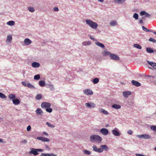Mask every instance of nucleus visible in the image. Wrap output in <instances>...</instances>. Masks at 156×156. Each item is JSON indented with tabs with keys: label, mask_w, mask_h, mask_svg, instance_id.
<instances>
[{
	"label": "nucleus",
	"mask_w": 156,
	"mask_h": 156,
	"mask_svg": "<svg viewBox=\"0 0 156 156\" xmlns=\"http://www.w3.org/2000/svg\"><path fill=\"white\" fill-rule=\"evenodd\" d=\"M85 105L89 108H94L95 107V105L93 103H87L85 104Z\"/></svg>",
	"instance_id": "8"
},
{
	"label": "nucleus",
	"mask_w": 156,
	"mask_h": 156,
	"mask_svg": "<svg viewBox=\"0 0 156 156\" xmlns=\"http://www.w3.org/2000/svg\"><path fill=\"white\" fill-rule=\"evenodd\" d=\"M22 84L25 87L27 86V84L25 82H22Z\"/></svg>",
	"instance_id": "49"
},
{
	"label": "nucleus",
	"mask_w": 156,
	"mask_h": 156,
	"mask_svg": "<svg viewBox=\"0 0 156 156\" xmlns=\"http://www.w3.org/2000/svg\"><path fill=\"white\" fill-rule=\"evenodd\" d=\"M40 75L39 74H37L34 76V79L35 80H37L40 79Z\"/></svg>",
	"instance_id": "40"
},
{
	"label": "nucleus",
	"mask_w": 156,
	"mask_h": 156,
	"mask_svg": "<svg viewBox=\"0 0 156 156\" xmlns=\"http://www.w3.org/2000/svg\"><path fill=\"white\" fill-rule=\"evenodd\" d=\"M142 28L143 30L144 31H146V32H152V30H149V29H147V28H146L144 26H143Z\"/></svg>",
	"instance_id": "31"
},
{
	"label": "nucleus",
	"mask_w": 156,
	"mask_h": 156,
	"mask_svg": "<svg viewBox=\"0 0 156 156\" xmlns=\"http://www.w3.org/2000/svg\"><path fill=\"white\" fill-rule=\"evenodd\" d=\"M30 149L31 150L29 152L30 154H33L34 155H36L38 154V153L37 152V149L31 148Z\"/></svg>",
	"instance_id": "6"
},
{
	"label": "nucleus",
	"mask_w": 156,
	"mask_h": 156,
	"mask_svg": "<svg viewBox=\"0 0 156 156\" xmlns=\"http://www.w3.org/2000/svg\"><path fill=\"white\" fill-rule=\"evenodd\" d=\"M131 83L133 85L136 87L140 86L141 85L140 83L134 80H133L131 81Z\"/></svg>",
	"instance_id": "13"
},
{
	"label": "nucleus",
	"mask_w": 156,
	"mask_h": 156,
	"mask_svg": "<svg viewBox=\"0 0 156 156\" xmlns=\"http://www.w3.org/2000/svg\"><path fill=\"white\" fill-rule=\"evenodd\" d=\"M13 103L16 105H19L20 104V100L17 98H15L12 100Z\"/></svg>",
	"instance_id": "16"
},
{
	"label": "nucleus",
	"mask_w": 156,
	"mask_h": 156,
	"mask_svg": "<svg viewBox=\"0 0 156 156\" xmlns=\"http://www.w3.org/2000/svg\"><path fill=\"white\" fill-rule=\"evenodd\" d=\"M110 25L112 26H115L117 24V22L115 20H113L110 23Z\"/></svg>",
	"instance_id": "25"
},
{
	"label": "nucleus",
	"mask_w": 156,
	"mask_h": 156,
	"mask_svg": "<svg viewBox=\"0 0 156 156\" xmlns=\"http://www.w3.org/2000/svg\"><path fill=\"white\" fill-rule=\"evenodd\" d=\"M152 32H153L155 34H156V32H152Z\"/></svg>",
	"instance_id": "61"
},
{
	"label": "nucleus",
	"mask_w": 156,
	"mask_h": 156,
	"mask_svg": "<svg viewBox=\"0 0 156 156\" xmlns=\"http://www.w3.org/2000/svg\"><path fill=\"white\" fill-rule=\"evenodd\" d=\"M39 85L41 87H44L45 86V83L44 81L41 80L39 82Z\"/></svg>",
	"instance_id": "22"
},
{
	"label": "nucleus",
	"mask_w": 156,
	"mask_h": 156,
	"mask_svg": "<svg viewBox=\"0 0 156 156\" xmlns=\"http://www.w3.org/2000/svg\"><path fill=\"white\" fill-rule=\"evenodd\" d=\"M50 86H51V87H53V85H51Z\"/></svg>",
	"instance_id": "63"
},
{
	"label": "nucleus",
	"mask_w": 156,
	"mask_h": 156,
	"mask_svg": "<svg viewBox=\"0 0 156 156\" xmlns=\"http://www.w3.org/2000/svg\"><path fill=\"white\" fill-rule=\"evenodd\" d=\"M127 133L131 135L132 133V132L131 130H129L128 131Z\"/></svg>",
	"instance_id": "52"
},
{
	"label": "nucleus",
	"mask_w": 156,
	"mask_h": 156,
	"mask_svg": "<svg viewBox=\"0 0 156 156\" xmlns=\"http://www.w3.org/2000/svg\"><path fill=\"white\" fill-rule=\"evenodd\" d=\"M31 129V127L30 126H29L27 128V131H30V130Z\"/></svg>",
	"instance_id": "48"
},
{
	"label": "nucleus",
	"mask_w": 156,
	"mask_h": 156,
	"mask_svg": "<svg viewBox=\"0 0 156 156\" xmlns=\"http://www.w3.org/2000/svg\"><path fill=\"white\" fill-rule=\"evenodd\" d=\"M146 51L149 53H152L154 52V50L150 48H146Z\"/></svg>",
	"instance_id": "24"
},
{
	"label": "nucleus",
	"mask_w": 156,
	"mask_h": 156,
	"mask_svg": "<svg viewBox=\"0 0 156 156\" xmlns=\"http://www.w3.org/2000/svg\"><path fill=\"white\" fill-rule=\"evenodd\" d=\"M41 107L42 108H48L50 107L51 106V104L47 102H43L41 104Z\"/></svg>",
	"instance_id": "4"
},
{
	"label": "nucleus",
	"mask_w": 156,
	"mask_h": 156,
	"mask_svg": "<svg viewBox=\"0 0 156 156\" xmlns=\"http://www.w3.org/2000/svg\"><path fill=\"white\" fill-rule=\"evenodd\" d=\"M31 43V41L29 38H26L24 41V43L27 45H29Z\"/></svg>",
	"instance_id": "17"
},
{
	"label": "nucleus",
	"mask_w": 156,
	"mask_h": 156,
	"mask_svg": "<svg viewBox=\"0 0 156 156\" xmlns=\"http://www.w3.org/2000/svg\"><path fill=\"white\" fill-rule=\"evenodd\" d=\"M90 139L91 141H96L100 143L102 140V138L99 136L96 135H91L90 137Z\"/></svg>",
	"instance_id": "1"
},
{
	"label": "nucleus",
	"mask_w": 156,
	"mask_h": 156,
	"mask_svg": "<svg viewBox=\"0 0 156 156\" xmlns=\"http://www.w3.org/2000/svg\"><path fill=\"white\" fill-rule=\"evenodd\" d=\"M84 93L86 95H91L93 93V91L90 90L85 89L83 90Z\"/></svg>",
	"instance_id": "12"
},
{
	"label": "nucleus",
	"mask_w": 156,
	"mask_h": 156,
	"mask_svg": "<svg viewBox=\"0 0 156 156\" xmlns=\"http://www.w3.org/2000/svg\"><path fill=\"white\" fill-rule=\"evenodd\" d=\"M96 45L97 46L100 47L102 48H104L105 47L104 45L102 43H100L99 42H97L95 43Z\"/></svg>",
	"instance_id": "27"
},
{
	"label": "nucleus",
	"mask_w": 156,
	"mask_h": 156,
	"mask_svg": "<svg viewBox=\"0 0 156 156\" xmlns=\"http://www.w3.org/2000/svg\"><path fill=\"white\" fill-rule=\"evenodd\" d=\"M0 98L2 99H4L6 98V97L4 94L0 92Z\"/></svg>",
	"instance_id": "36"
},
{
	"label": "nucleus",
	"mask_w": 156,
	"mask_h": 156,
	"mask_svg": "<svg viewBox=\"0 0 156 156\" xmlns=\"http://www.w3.org/2000/svg\"><path fill=\"white\" fill-rule=\"evenodd\" d=\"M27 87L29 88H35L34 87L33 85H32L31 83H28L27 84Z\"/></svg>",
	"instance_id": "39"
},
{
	"label": "nucleus",
	"mask_w": 156,
	"mask_h": 156,
	"mask_svg": "<svg viewBox=\"0 0 156 156\" xmlns=\"http://www.w3.org/2000/svg\"><path fill=\"white\" fill-rule=\"evenodd\" d=\"M139 23H143V21L142 20H139Z\"/></svg>",
	"instance_id": "58"
},
{
	"label": "nucleus",
	"mask_w": 156,
	"mask_h": 156,
	"mask_svg": "<svg viewBox=\"0 0 156 156\" xmlns=\"http://www.w3.org/2000/svg\"><path fill=\"white\" fill-rule=\"evenodd\" d=\"M133 17L136 19H138V15L136 13H135L134 14Z\"/></svg>",
	"instance_id": "44"
},
{
	"label": "nucleus",
	"mask_w": 156,
	"mask_h": 156,
	"mask_svg": "<svg viewBox=\"0 0 156 156\" xmlns=\"http://www.w3.org/2000/svg\"><path fill=\"white\" fill-rule=\"evenodd\" d=\"M145 16L148 18H149L151 17V15L148 13L146 12L145 15Z\"/></svg>",
	"instance_id": "47"
},
{
	"label": "nucleus",
	"mask_w": 156,
	"mask_h": 156,
	"mask_svg": "<svg viewBox=\"0 0 156 156\" xmlns=\"http://www.w3.org/2000/svg\"><path fill=\"white\" fill-rule=\"evenodd\" d=\"M37 139L43 142H48L50 141V140L48 138L41 136L37 137Z\"/></svg>",
	"instance_id": "11"
},
{
	"label": "nucleus",
	"mask_w": 156,
	"mask_h": 156,
	"mask_svg": "<svg viewBox=\"0 0 156 156\" xmlns=\"http://www.w3.org/2000/svg\"><path fill=\"white\" fill-rule=\"evenodd\" d=\"M100 111L101 112H102L105 115H108V112L105 110L104 109L102 108H101L100 109Z\"/></svg>",
	"instance_id": "29"
},
{
	"label": "nucleus",
	"mask_w": 156,
	"mask_h": 156,
	"mask_svg": "<svg viewBox=\"0 0 156 156\" xmlns=\"http://www.w3.org/2000/svg\"><path fill=\"white\" fill-rule=\"evenodd\" d=\"M147 62L154 69H156V63L155 62H150L149 61L147 60Z\"/></svg>",
	"instance_id": "15"
},
{
	"label": "nucleus",
	"mask_w": 156,
	"mask_h": 156,
	"mask_svg": "<svg viewBox=\"0 0 156 156\" xmlns=\"http://www.w3.org/2000/svg\"><path fill=\"white\" fill-rule=\"evenodd\" d=\"M143 154H136V155L137 156H142Z\"/></svg>",
	"instance_id": "56"
},
{
	"label": "nucleus",
	"mask_w": 156,
	"mask_h": 156,
	"mask_svg": "<svg viewBox=\"0 0 156 156\" xmlns=\"http://www.w3.org/2000/svg\"><path fill=\"white\" fill-rule=\"evenodd\" d=\"M112 107L116 109H119L121 108V106L117 104H114L112 105Z\"/></svg>",
	"instance_id": "21"
},
{
	"label": "nucleus",
	"mask_w": 156,
	"mask_h": 156,
	"mask_svg": "<svg viewBox=\"0 0 156 156\" xmlns=\"http://www.w3.org/2000/svg\"><path fill=\"white\" fill-rule=\"evenodd\" d=\"M150 128L151 130L156 132V126H150Z\"/></svg>",
	"instance_id": "32"
},
{
	"label": "nucleus",
	"mask_w": 156,
	"mask_h": 156,
	"mask_svg": "<svg viewBox=\"0 0 156 156\" xmlns=\"http://www.w3.org/2000/svg\"><path fill=\"white\" fill-rule=\"evenodd\" d=\"M90 39L94 40V38L92 36L90 35L89 37Z\"/></svg>",
	"instance_id": "54"
},
{
	"label": "nucleus",
	"mask_w": 156,
	"mask_h": 156,
	"mask_svg": "<svg viewBox=\"0 0 156 156\" xmlns=\"http://www.w3.org/2000/svg\"><path fill=\"white\" fill-rule=\"evenodd\" d=\"M54 10L55 11H58L59 10L58 9L57 7H55L54 8Z\"/></svg>",
	"instance_id": "50"
},
{
	"label": "nucleus",
	"mask_w": 156,
	"mask_h": 156,
	"mask_svg": "<svg viewBox=\"0 0 156 156\" xmlns=\"http://www.w3.org/2000/svg\"><path fill=\"white\" fill-rule=\"evenodd\" d=\"M118 129L117 128H115L114 130H112V133L115 136H119L120 135V133L118 131Z\"/></svg>",
	"instance_id": "7"
},
{
	"label": "nucleus",
	"mask_w": 156,
	"mask_h": 156,
	"mask_svg": "<svg viewBox=\"0 0 156 156\" xmlns=\"http://www.w3.org/2000/svg\"><path fill=\"white\" fill-rule=\"evenodd\" d=\"M131 94L130 91H124L123 92V95L125 98H127L128 96Z\"/></svg>",
	"instance_id": "14"
},
{
	"label": "nucleus",
	"mask_w": 156,
	"mask_h": 156,
	"mask_svg": "<svg viewBox=\"0 0 156 156\" xmlns=\"http://www.w3.org/2000/svg\"><path fill=\"white\" fill-rule=\"evenodd\" d=\"M101 147L103 150H104L105 151H107L108 150V147L106 145H102L101 146Z\"/></svg>",
	"instance_id": "23"
},
{
	"label": "nucleus",
	"mask_w": 156,
	"mask_h": 156,
	"mask_svg": "<svg viewBox=\"0 0 156 156\" xmlns=\"http://www.w3.org/2000/svg\"><path fill=\"white\" fill-rule=\"evenodd\" d=\"M149 41L152 42L154 43L156 42V40L154 39L152 37H150L149 39Z\"/></svg>",
	"instance_id": "42"
},
{
	"label": "nucleus",
	"mask_w": 156,
	"mask_h": 156,
	"mask_svg": "<svg viewBox=\"0 0 156 156\" xmlns=\"http://www.w3.org/2000/svg\"><path fill=\"white\" fill-rule=\"evenodd\" d=\"M15 22L13 21H10L7 22V23L8 25L10 26L13 25L15 24Z\"/></svg>",
	"instance_id": "30"
},
{
	"label": "nucleus",
	"mask_w": 156,
	"mask_h": 156,
	"mask_svg": "<svg viewBox=\"0 0 156 156\" xmlns=\"http://www.w3.org/2000/svg\"><path fill=\"white\" fill-rule=\"evenodd\" d=\"M37 152H41L43 151V150L42 149H37Z\"/></svg>",
	"instance_id": "53"
},
{
	"label": "nucleus",
	"mask_w": 156,
	"mask_h": 156,
	"mask_svg": "<svg viewBox=\"0 0 156 156\" xmlns=\"http://www.w3.org/2000/svg\"><path fill=\"white\" fill-rule=\"evenodd\" d=\"M83 152L84 153L86 154H87L89 155L90 154V151H89L87 150H84Z\"/></svg>",
	"instance_id": "41"
},
{
	"label": "nucleus",
	"mask_w": 156,
	"mask_h": 156,
	"mask_svg": "<svg viewBox=\"0 0 156 156\" xmlns=\"http://www.w3.org/2000/svg\"><path fill=\"white\" fill-rule=\"evenodd\" d=\"M42 96L41 94H37L36 97V98L38 100H40Z\"/></svg>",
	"instance_id": "35"
},
{
	"label": "nucleus",
	"mask_w": 156,
	"mask_h": 156,
	"mask_svg": "<svg viewBox=\"0 0 156 156\" xmlns=\"http://www.w3.org/2000/svg\"><path fill=\"white\" fill-rule=\"evenodd\" d=\"M99 81V80L98 78H94L93 80V83L94 84L98 83Z\"/></svg>",
	"instance_id": "33"
},
{
	"label": "nucleus",
	"mask_w": 156,
	"mask_h": 156,
	"mask_svg": "<svg viewBox=\"0 0 156 156\" xmlns=\"http://www.w3.org/2000/svg\"><path fill=\"white\" fill-rule=\"evenodd\" d=\"M93 148L94 151L100 153L102 152L103 151V150L101 148H98L95 145H94Z\"/></svg>",
	"instance_id": "10"
},
{
	"label": "nucleus",
	"mask_w": 156,
	"mask_h": 156,
	"mask_svg": "<svg viewBox=\"0 0 156 156\" xmlns=\"http://www.w3.org/2000/svg\"><path fill=\"white\" fill-rule=\"evenodd\" d=\"M87 24L89 25L91 28L94 29H96L97 28L98 24L90 20H86Z\"/></svg>",
	"instance_id": "3"
},
{
	"label": "nucleus",
	"mask_w": 156,
	"mask_h": 156,
	"mask_svg": "<svg viewBox=\"0 0 156 156\" xmlns=\"http://www.w3.org/2000/svg\"><path fill=\"white\" fill-rule=\"evenodd\" d=\"M41 155H43L44 156H54L55 155H54L53 154H45L42 153Z\"/></svg>",
	"instance_id": "26"
},
{
	"label": "nucleus",
	"mask_w": 156,
	"mask_h": 156,
	"mask_svg": "<svg viewBox=\"0 0 156 156\" xmlns=\"http://www.w3.org/2000/svg\"><path fill=\"white\" fill-rule=\"evenodd\" d=\"M137 136L140 138H144V139H149L150 138V136L149 135L147 134H142L141 135H137Z\"/></svg>",
	"instance_id": "9"
},
{
	"label": "nucleus",
	"mask_w": 156,
	"mask_h": 156,
	"mask_svg": "<svg viewBox=\"0 0 156 156\" xmlns=\"http://www.w3.org/2000/svg\"><path fill=\"white\" fill-rule=\"evenodd\" d=\"M45 147H46V148L47 149H50V148H49V147H48V146L47 145H45Z\"/></svg>",
	"instance_id": "55"
},
{
	"label": "nucleus",
	"mask_w": 156,
	"mask_h": 156,
	"mask_svg": "<svg viewBox=\"0 0 156 156\" xmlns=\"http://www.w3.org/2000/svg\"><path fill=\"white\" fill-rule=\"evenodd\" d=\"M43 134H44V135H47V136L48 135V134L46 132H43Z\"/></svg>",
	"instance_id": "57"
},
{
	"label": "nucleus",
	"mask_w": 156,
	"mask_h": 156,
	"mask_svg": "<svg viewBox=\"0 0 156 156\" xmlns=\"http://www.w3.org/2000/svg\"><path fill=\"white\" fill-rule=\"evenodd\" d=\"M46 124L48 126H49L50 127L53 128V127H55L54 126L51 125V123H50L49 122H47Z\"/></svg>",
	"instance_id": "45"
},
{
	"label": "nucleus",
	"mask_w": 156,
	"mask_h": 156,
	"mask_svg": "<svg viewBox=\"0 0 156 156\" xmlns=\"http://www.w3.org/2000/svg\"><path fill=\"white\" fill-rule=\"evenodd\" d=\"M0 142L2 143L3 142V140L0 138Z\"/></svg>",
	"instance_id": "60"
},
{
	"label": "nucleus",
	"mask_w": 156,
	"mask_h": 156,
	"mask_svg": "<svg viewBox=\"0 0 156 156\" xmlns=\"http://www.w3.org/2000/svg\"><path fill=\"white\" fill-rule=\"evenodd\" d=\"M146 12L144 11H143L141 12L140 14L141 16L143 15H145Z\"/></svg>",
	"instance_id": "46"
},
{
	"label": "nucleus",
	"mask_w": 156,
	"mask_h": 156,
	"mask_svg": "<svg viewBox=\"0 0 156 156\" xmlns=\"http://www.w3.org/2000/svg\"><path fill=\"white\" fill-rule=\"evenodd\" d=\"M99 2H104V0H98Z\"/></svg>",
	"instance_id": "59"
},
{
	"label": "nucleus",
	"mask_w": 156,
	"mask_h": 156,
	"mask_svg": "<svg viewBox=\"0 0 156 156\" xmlns=\"http://www.w3.org/2000/svg\"><path fill=\"white\" fill-rule=\"evenodd\" d=\"M154 149L156 151V147H155Z\"/></svg>",
	"instance_id": "62"
},
{
	"label": "nucleus",
	"mask_w": 156,
	"mask_h": 156,
	"mask_svg": "<svg viewBox=\"0 0 156 156\" xmlns=\"http://www.w3.org/2000/svg\"><path fill=\"white\" fill-rule=\"evenodd\" d=\"M133 46L134 47L139 49H141L142 48L141 46L138 44H133Z\"/></svg>",
	"instance_id": "28"
},
{
	"label": "nucleus",
	"mask_w": 156,
	"mask_h": 156,
	"mask_svg": "<svg viewBox=\"0 0 156 156\" xmlns=\"http://www.w3.org/2000/svg\"><path fill=\"white\" fill-rule=\"evenodd\" d=\"M12 39V36L11 35H9L7 36V39H6V41L7 42L8 41H10Z\"/></svg>",
	"instance_id": "38"
},
{
	"label": "nucleus",
	"mask_w": 156,
	"mask_h": 156,
	"mask_svg": "<svg viewBox=\"0 0 156 156\" xmlns=\"http://www.w3.org/2000/svg\"><path fill=\"white\" fill-rule=\"evenodd\" d=\"M115 2L118 3H123L125 0H114Z\"/></svg>",
	"instance_id": "34"
},
{
	"label": "nucleus",
	"mask_w": 156,
	"mask_h": 156,
	"mask_svg": "<svg viewBox=\"0 0 156 156\" xmlns=\"http://www.w3.org/2000/svg\"><path fill=\"white\" fill-rule=\"evenodd\" d=\"M32 66L36 68L40 66V64L38 62H34L32 63Z\"/></svg>",
	"instance_id": "18"
},
{
	"label": "nucleus",
	"mask_w": 156,
	"mask_h": 156,
	"mask_svg": "<svg viewBox=\"0 0 156 156\" xmlns=\"http://www.w3.org/2000/svg\"><path fill=\"white\" fill-rule=\"evenodd\" d=\"M100 132L104 135H106L108 133V130L105 128H103L101 129L100 130Z\"/></svg>",
	"instance_id": "5"
},
{
	"label": "nucleus",
	"mask_w": 156,
	"mask_h": 156,
	"mask_svg": "<svg viewBox=\"0 0 156 156\" xmlns=\"http://www.w3.org/2000/svg\"><path fill=\"white\" fill-rule=\"evenodd\" d=\"M36 112L37 115H41L43 113V112L41 108H37L36 111Z\"/></svg>",
	"instance_id": "20"
},
{
	"label": "nucleus",
	"mask_w": 156,
	"mask_h": 156,
	"mask_svg": "<svg viewBox=\"0 0 156 156\" xmlns=\"http://www.w3.org/2000/svg\"><path fill=\"white\" fill-rule=\"evenodd\" d=\"M46 111L47 112L51 113L52 112V110L51 108L48 107L46 108Z\"/></svg>",
	"instance_id": "43"
},
{
	"label": "nucleus",
	"mask_w": 156,
	"mask_h": 156,
	"mask_svg": "<svg viewBox=\"0 0 156 156\" xmlns=\"http://www.w3.org/2000/svg\"><path fill=\"white\" fill-rule=\"evenodd\" d=\"M103 55L105 56L109 55L111 59L115 60H119V57L116 55L111 54L108 51H105L103 52Z\"/></svg>",
	"instance_id": "2"
},
{
	"label": "nucleus",
	"mask_w": 156,
	"mask_h": 156,
	"mask_svg": "<svg viewBox=\"0 0 156 156\" xmlns=\"http://www.w3.org/2000/svg\"><path fill=\"white\" fill-rule=\"evenodd\" d=\"M27 140L25 139L23 140H22L21 142L22 143L26 144L27 143Z\"/></svg>",
	"instance_id": "51"
},
{
	"label": "nucleus",
	"mask_w": 156,
	"mask_h": 156,
	"mask_svg": "<svg viewBox=\"0 0 156 156\" xmlns=\"http://www.w3.org/2000/svg\"><path fill=\"white\" fill-rule=\"evenodd\" d=\"M28 10L31 12H33L34 11L35 9L33 7H30L28 8Z\"/></svg>",
	"instance_id": "37"
},
{
	"label": "nucleus",
	"mask_w": 156,
	"mask_h": 156,
	"mask_svg": "<svg viewBox=\"0 0 156 156\" xmlns=\"http://www.w3.org/2000/svg\"><path fill=\"white\" fill-rule=\"evenodd\" d=\"M8 97L10 99L13 100L16 98V96L15 94H11L9 95Z\"/></svg>",
	"instance_id": "19"
}]
</instances>
